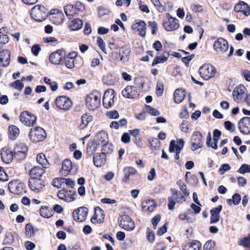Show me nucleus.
I'll use <instances>...</instances> for the list:
<instances>
[{
  "mask_svg": "<svg viewBox=\"0 0 250 250\" xmlns=\"http://www.w3.org/2000/svg\"><path fill=\"white\" fill-rule=\"evenodd\" d=\"M101 94L99 92H93L88 95L85 98L86 106L90 110H94L98 108L101 103Z\"/></svg>",
  "mask_w": 250,
  "mask_h": 250,
  "instance_id": "obj_1",
  "label": "nucleus"
},
{
  "mask_svg": "<svg viewBox=\"0 0 250 250\" xmlns=\"http://www.w3.org/2000/svg\"><path fill=\"white\" fill-rule=\"evenodd\" d=\"M48 13L47 9L44 6L37 5L32 8L31 15L34 20L41 22L46 19Z\"/></svg>",
  "mask_w": 250,
  "mask_h": 250,
  "instance_id": "obj_2",
  "label": "nucleus"
},
{
  "mask_svg": "<svg viewBox=\"0 0 250 250\" xmlns=\"http://www.w3.org/2000/svg\"><path fill=\"white\" fill-rule=\"evenodd\" d=\"M29 137L32 142L38 143L44 140L46 137V134L42 128L38 126L30 130Z\"/></svg>",
  "mask_w": 250,
  "mask_h": 250,
  "instance_id": "obj_3",
  "label": "nucleus"
},
{
  "mask_svg": "<svg viewBox=\"0 0 250 250\" xmlns=\"http://www.w3.org/2000/svg\"><path fill=\"white\" fill-rule=\"evenodd\" d=\"M108 142L107 133L104 130H101L96 134L93 142V151H96L98 147Z\"/></svg>",
  "mask_w": 250,
  "mask_h": 250,
  "instance_id": "obj_4",
  "label": "nucleus"
},
{
  "mask_svg": "<svg viewBox=\"0 0 250 250\" xmlns=\"http://www.w3.org/2000/svg\"><path fill=\"white\" fill-rule=\"evenodd\" d=\"M199 73L203 79L208 80L214 76L216 73V69L211 64H205L200 67Z\"/></svg>",
  "mask_w": 250,
  "mask_h": 250,
  "instance_id": "obj_5",
  "label": "nucleus"
},
{
  "mask_svg": "<svg viewBox=\"0 0 250 250\" xmlns=\"http://www.w3.org/2000/svg\"><path fill=\"white\" fill-rule=\"evenodd\" d=\"M167 21H164L163 26L167 31L176 30L179 27V23L178 20L175 17H173L169 13L166 15Z\"/></svg>",
  "mask_w": 250,
  "mask_h": 250,
  "instance_id": "obj_6",
  "label": "nucleus"
},
{
  "mask_svg": "<svg viewBox=\"0 0 250 250\" xmlns=\"http://www.w3.org/2000/svg\"><path fill=\"white\" fill-rule=\"evenodd\" d=\"M56 106L61 110H68L72 105L71 100L65 96H60L58 97L55 101Z\"/></svg>",
  "mask_w": 250,
  "mask_h": 250,
  "instance_id": "obj_7",
  "label": "nucleus"
},
{
  "mask_svg": "<svg viewBox=\"0 0 250 250\" xmlns=\"http://www.w3.org/2000/svg\"><path fill=\"white\" fill-rule=\"evenodd\" d=\"M119 226L123 229L130 231L134 229L135 223L132 219L127 215H123L118 219Z\"/></svg>",
  "mask_w": 250,
  "mask_h": 250,
  "instance_id": "obj_8",
  "label": "nucleus"
},
{
  "mask_svg": "<svg viewBox=\"0 0 250 250\" xmlns=\"http://www.w3.org/2000/svg\"><path fill=\"white\" fill-rule=\"evenodd\" d=\"M20 120L24 125L31 126L36 123L37 118L31 112L24 111L21 113L20 116Z\"/></svg>",
  "mask_w": 250,
  "mask_h": 250,
  "instance_id": "obj_9",
  "label": "nucleus"
},
{
  "mask_svg": "<svg viewBox=\"0 0 250 250\" xmlns=\"http://www.w3.org/2000/svg\"><path fill=\"white\" fill-rule=\"evenodd\" d=\"M203 136L199 131H195L191 135L190 138V144L191 149L193 151L197 150L203 146Z\"/></svg>",
  "mask_w": 250,
  "mask_h": 250,
  "instance_id": "obj_10",
  "label": "nucleus"
},
{
  "mask_svg": "<svg viewBox=\"0 0 250 250\" xmlns=\"http://www.w3.org/2000/svg\"><path fill=\"white\" fill-rule=\"evenodd\" d=\"M115 91L113 89H108L104 92L103 99V104L104 107L108 109L114 104Z\"/></svg>",
  "mask_w": 250,
  "mask_h": 250,
  "instance_id": "obj_11",
  "label": "nucleus"
},
{
  "mask_svg": "<svg viewBox=\"0 0 250 250\" xmlns=\"http://www.w3.org/2000/svg\"><path fill=\"white\" fill-rule=\"evenodd\" d=\"M24 184L18 180H13L8 184L10 191L15 194H21L24 192Z\"/></svg>",
  "mask_w": 250,
  "mask_h": 250,
  "instance_id": "obj_12",
  "label": "nucleus"
},
{
  "mask_svg": "<svg viewBox=\"0 0 250 250\" xmlns=\"http://www.w3.org/2000/svg\"><path fill=\"white\" fill-rule=\"evenodd\" d=\"M246 89L242 84L236 86L232 92V96L234 101L237 103L241 102L244 99L246 94Z\"/></svg>",
  "mask_w": 250,
  "mask_h": 250,
  "instance_id": "obj_13",
  "label": "nucleus"
},
{
  "mask_svg": "<svg viewBox=\"0 0 250 250\" xmlns=\"http://www.w3.org/2000/svg\"><path fill=\"white\" fill-rule=\"evenodd\" d=\"M240 131L244 134L250 133V117H244L238 123Z\"/></svg>",
  "mask_w": 250,
  "mask_h": 250,
  "instance_id": "obj_14",
  "label": "nucleus"
},
{
  "mask_svg": "<svg viewBox=\"0 0 250 250\" xmlns=\"http://www.w3.org/2000/svg\"><path fill=\"white\" fill-rule=\"evenodd\" d=\"M57 196L61 200L67 202H71L75 200L77 195L76 192L72 193L71 190L67 191L62 189L58 192Z\"/></svg>",
  "mask_w": 250,
  "mask_h": 250,
  "instance_id": "obj_15",
  "label": "nucleus"
},
{
  "mask_svg": "<svg viewBox=\"0 0 250 250\" xmlns=\"http://www.w3.org/2000/svg\"><path fill=\"white\" fill-rule=\"evenodd\" d=\"M213 47L215 51L224 53L229 49V44L227 40L220 38L214 42Z\"/></svg>",
  "mask_w": 250,
  "mask_h": 250,
  "instance_id": "obj_16",
  "label": "nucleus"
},
{
  "mask_svg": "<svg viewBox=\"0 0 250 250\" xmlns=\"http://www.w3.org/2000/svg\"><path fill=\"white\" fill-rule=\"evenodd\" d=\"M28 185L32 190L39 192L44 186V182L41 179H30Z\"/></svg>",
  "mask_w": 250,
  "mask_h": 250,
  "instance_id": "obj_17",
  "label": "nucleus"
},
{
  "mask_svg": "<svg viewBox=\"0 0 250 250\" xmlns=\"http://www.w3.org/2000/svg\"><path fill=\"white\" fill-rule=\"evenodd\" d=\"M64 58V54L62 50H58L52 53L49 56V61L55 65L60 64Z\"/></svg>",
  "mask_w": 250,
  "mask_h": 250,
  "instance_id": "obj_18",
  "label": "nucleus"
},
{
  "mask_svg": "<svg viewBox=\"0 0 250 250\" xmlns=\"http://www.w3.org/2000/svg\"><path fill=\"white\" fill-rule=\"evenodd\" d=\"M88 209L85 207H81L73 212L74 219L79 222L84 221L87 215Z\"/></svg>",
  "mask_w": 250,
  "mask_h": 250,
  "instance_id": "obj_19",
  "label": "nucleus"
},
{
  "mask_svg": "<svg viewBox=\"0 0 250 250\" xmlns=\"http://www.w3.org/2000/svg\"><path fill=\"white\" fill-rule=\"evenodd\" d=\"M130 50L126 46H123L120 49L119 54L117 52H113L112 55H116V59L119 60L123 62H127L128 60V56Z\"/></svg>",
  "mask_w": 250,
  "mask_h": 250,
  "instance_id": "obj_20",
  "label": "nucleus"
},
{
  "mask_svg": "<svg viewBox=\"0 0 250 250\" xmlns=\"http://www.w3.org/2000/svg\"><path fill=\"white\" fill-rule=\"evenodd\" d=\"M122 95L126 98H133L138 94L137 87L131 85L127 86L122 92Z\"/></svg>",
  "mask_w": 250,
  "mask_h": 250,
  "instance_id": "obj_21",
  "label": "nucleus"
},
{
  "mask_svg": "<svg viewBox=\"0 0 250 250\" xmlns=\"http://www.w3.org/2000/svg\"><path fill=\"white\" fill-rule=\"evenodd\" d=\"M132 29L138 32L139 34L142 37H145L146 35V24L143 21H135L131 26Z\"/></svg>",
  "mask_w": 250,
  "mask_h": 250,
  "instance_id": "obj_22",
  "label": "nucleus"
},
{
  "mask_svg": "<svg viewBox=\"0 0 250 250\" xmlns=\"http://www.w3.org/2000/svg\"><path fill=\"white\" fill-rule=\"evenodd\" d=\"M222 209V206L219 205L210 210V224L216 223L219 221L220 217V213Z\"/></svg>",
  "mask_w": 250,
  "mask_h": 250,
  "instance_id": "obj_23",
  "label": "nucleus"
},
{
  "mask_svg": "<svg viewBox=\"0 0 250 250\" xmlns=\"http://www.w3.org/2000/svg\"><path fill=\"white\" fill-rule=\"evenodd\" d=\"M28 151V148L24 144L20 143L15 146L14 153L15 155L20 156L21 158L23 159L25 157Z\"/></svg>",
  "mask_w": 250,
  "mask_h": 250,
  "instance_id": "obj_24",
  "label": "nucleus"
},
{
  "mask_svg": "<svg viewBox=\"0 0 250 250\" xmlns=\"http://www.w3.org/2000/svg\"><path fill=\"white\" fill-rule=\"evenodd\" d=\"M104 218V211L99 207L95 208V214L93 217L91 219V221L93 223H101L103 222Z\"/></svg>",
  "mask_w": 250,
  "mask_h": 250,
  "instance_id": "obj_25",
  "label": "nucleus"
},
{
  "mask_svg": "<svg viewBox=\"0 0 250 250\" xmlns=\"http://www.w3.org/2000/svg\"><path fill=\"white\" fill-rule=\"evenodd\" d=\"M44 168L40 166H35L30 170V179H41L45 172Z\"/></svg>",
  "mask_w": 250,
  "mask_h": 250,
  "instance_id": "obj_26",
  "label": "nucleus"
},
{
  "mask_svg": "<svg viewBox=\"0 0 250 250\" xmlns=\"http://www.w3.org/2000/svg\"><path fill=\"white\" fill-rule=\"evenodd\" d=\"M234 10L236 12H241L246 16H248L250 14V6L247 3L243 1L236 4L234 7Z\"/></svg>",
  "mask_w": 250,
  "mask_h": 250,
  "instance_id": "obj_27",
  "label": "nucleus"
},
{
  "mask_svg": "<svg viewBox=\"0 0 250 250\" xmlns=\"http://www.w3.org/2000/svg\"><path fill=\"white\" fill-rule=\"evenodd\" d=\"M77 56L76 52H72L69 53L67 56L64 58V63L66 67L72 69L74 67V60Z\"/></svg>",
  "mask_w": 250,
  "mask_h": 250,
  "instance_id": "obj_28",
  "label": "nucleus"
},
{
  "mask_svg": "<svg viewBox=\"0 0 250 250\" xmlns=\"http://www.w3.org/2000/svg\"><path fill=\"white\" fill-rule=\"evenodd\" d=\"M72 168V164L71 161L68 159H65L62 163L60 173L62 175L66 176L70 173Z\"/></svg>",
  "mask_w": 250,
  "mask_h": 250,
  "instance_id": "obj_29",
  "label": "nucleus"
},
{
  "mask_svg": "<svg viewBox=\"0 0 250 250\" xmlns=\"http://www.w3.org/2000/svg\"><path fill=\"white\" fill-rule=\"evenodd\" d=\"M1 157L4 163L8 164L13 159V155L12 151L8 148H3L1 150Z\"/></svg>",
  "mask_w": 250,
  "mask_h": 250,
  "instance_id": "obj_30",
  "label": "nucleus"
},
{
  "mask_svg": "<svg viewBox=\"0 0 250 250\" xmlns=\"http://www.w3.org/2000/svg\"><path fill=\"white\" fill-rule=\"evenodd\" d=\"M92 121V117L88 113H85L81 116V122L78 125L80 130L84 129L88 124Z\"/></svg>",
  "mask_w": 250,
  "mask_h": 250,
  "instance_id": "obj_31",
  "label": "nucleus"
},
{
  "mask_svg": "<svg viewBox=\"0 0 250 250\" xmlns=\"http://www.w3.org/2000/svg\"><path fill=\"white\" fill-rule=\"evenodd\" d=\"M50 14L53 15V21L56 24H60L63 22L64 15L62 11L57 10H52L51 11Z\"/></svg>",
  "mask_w": 250,
  "mask_h": 250,
  "instance_id": "obj_32",
  "label": "nucleus"
},
{
  "mask_svg": "<svg viewBox=\"0 0 250 250\" xmlns=\"http://www.w3.org/2000/svg\"><path fill=\"white\" fill-rule=\"evenodd\" d=\"M106 162L105 155L104 153H95L93 157V162L97 167L103 166Z\"/></svg>",
  "mask_w": 250,
  "mask_h": 250,
  "instance_id": "obj_33",
  "label": "nucleus"
},
{
  "mask_svg": "<svg viewBox=\"0 0 250 250\" xmlns=\"http://www.w3.org/2000/svg\"><path fill=\"white\" fill-rule=\"evenodd\" d=\"M10 53L7 50H3L0 52V61L4 67L8 66L10 63Z\"/></svg>",
  "mask_w": 250,
  "mask_h": 250,
  "instance_id": "obj_34",
  "label": "nucleus"
},
{
  "mask_svg": "<svg viewBox=\"0 0 250 250\" xmlns=\"http://www.w3.org/2000/svg\"><path fill=\"white\" fill-rule=\"evenodd\" d=\"M83 25V21L79 19H75L69 23V27L72 30L76 31L80 29Z\"/></svg>",
  "mask_w": 250,
  "mask_h": 250,
  "instance_id": "obj_35",
  "label": "nucleus"
},
{
  "mask_svg": "<svg viewBox=\"0 0 250 250\" xmlns=\"http://www.w3.org/2000/svg\"><path fill=\"white\" fill-rule=\"evenodd\" d=\"M64 11L67 17L70 19L75 16L77 11L73 5H67L64 7Z\"/></svg>",
  "mask_w": 250,
  "mask_h": 250,
  "instance_id": "obj_36",
  "label": "nucleus"
},
{
  "mask_svg": "<svg viewBox=\"0 0 250 250\" xmlns=\"http://www.w3.org/2000/svg\"><path fill=\"white\" fill-rule=\"evenodd\" d=\"M124 172L125 174L124 178L123 181L127 182L129 179L130 175H135L137 173V170L133 167H127L124 168Z\"/></svg>",
  "mask_w": 250,
  "mask_h": 250,
  "instance_id": "obj_37",
  "label": "nucleus"
},
{
  "mask_svg": "<svg viewBox=\"0 0 250 250\" xmlns=\"http://www.w3.org/2000/svg\"><path fill=\"white\" fill-rule=\"evenodd\" d=\"M201 244L198 241L187 243L184 247L183 250H200Z\"/></svg>",
  "mask_w": 250,
  "mask_h": 250,
  "instance_id": "obj_38",
  "label": "nucleus"
},
{
  "mask_svg": "<svg viewBox=\"0 0 250 250\" xmlns=\"http://www.w3.org/2000/svg\"><path fill=\"white\" fill-rule=\"evenodd\" d=\"M169 54L167 52H164L162 55L156 56L152 62V66H153L158 63L166 62L167 60Z\"/></svg>",
  "mask_w": 250,
  "mask_h": 250,
  "instance_id": "obj_39",
  "label": "nucleus"
},
{
  "mask_svg": "<svg viewBox=\"0 0 250 250\" xmlns=\"http://www.w3.org/2000/svg\"><path fill=\"white\" fill-rule=\"evenodd\" d=\"M185 92L182 89H176L174 93V102L177 104L180 103L185 98Z\"/></svg>",
  "mask_w": 250,
  "mask_h": 250,
  "instance_id": "obj_40",
  "label": "nucleus"
},
{
  "mask_svg": "<svg viewBox=\"0 0 250 250\" xmlns=\"http://www.w3.org/2000/svg\"><path fill=\"white\" fill-rule=\"evenodd\" d=\"M142 208L144 210L152 212L155 208V204L154 200H149L142 203Z\"/></svg>",
  "mask_w": 250,
  "mask_h": 250,
  "instance_id": "obj_41",
  "label": "nucleus"
},
{
  "mask_svg": "<svg viewBox=\"0 0 250 250\" xmlns=\"http://www.w3.org/2000/svg\"><path fill=\"white\" fill-rule=\"evenodd\" d=\"M9 137L11 140H15L18 136L20 130L15 125H10L9 127Z\"/></svg>",
  "mask_w": 250,
  "mask_h": 250,
  "instance_id": "obj_42",
  "label": "nucleus"
},
{
  "mask_svg": "<svg viewBox=\"0 0 250 250\" xmlns=\"http://www.w3.org/2000/svg\"><path fill=\"white\" fill-rule=\"evenodd\" d=\"M101 146L102 147V153H104L105 155L106 154H110L113 151L114 146L111 143H109V141Z\"/></svg>",
  "mask_w": 250,
  "mask_h": 250,
  "instance_id": "obj_43",
  "label": "nucleus"
},
{
  "mask_svg": "<svg viewBox=\"0 0 250 250\" xmlns=\"http://www.w3.org/2000/svg\"><path fill=\"white\" fill-rule=\"evenodd\" d=\"M41 216L44 218H49L52 216V211L48 207L42 206L40 209Z\"/></svg>",
  "mask_w": 250,
  "mask_h": 250,
  "instance_id": "obj_44",
  "label": "nucleus"
},
{
  "mask_svg": "<svg viewBox=\"0 0 250 250\" xmlns=\"http://www.w3.org/2000/svg\"><path fill=\"white\" fill-rule=\"evenodd\" d=\"M38 230L37 228L34 227L31 224H28L25 226V234L27 237L34 236Z\"/></svg>",
  "mask_w": 250,
  "mask_h": 250,
  "instance_id": "obj_45",
  "label": "nucleus"
},
{
  "mask_svg": "<svg viewBox=\"0 0 250 250\" xmlns=\"http://www.w3.org/2000/svg\"><path fill=\"white\" fill-rule=\"evenodd\" d=\"M36 159L37 161L42 166V167L44 168H46L47 167L48 165V162L44 154H38L37 155Z\"/></svg>",
  "mask_w": 250,
  "mask_h": 250,
  "instance_id": "obj_46",
  "label": "nucleus"
},
{
  "mask_svg": "<svg viewBox=\"0 0 250 250\" xmlns=\"http://www.w3.org/2000/svg\"><path fill=\"white\" fill-rule=\"evenodd\" d=\"M43 80L46 84L49 85L50 88L52 91H56L58 89V85L56 82L52 81L50 78L47 77H44Z\"/></svg>",
  "mask_w": 250,
  "mask_h": 250,
  "instance_id": "obj_47",
  "label": "nucleus"
},
{
  "mask_svg": "<svg viewBox=\"0 0 250 250\" xmlns=\"http://www.w3.org/2000/svg\"><path fill=\"white\" fill-rule=\"evenodd\" d=\"M190 173L189 172H187L185 175V179L188 183L191 185H195L198 183V179L196 176L194 175H191L189 177L188 175Z\"/></svg>",
  "mask_w": 250,
  "mask_h": 250,
  "instance_id": "obj_48",
  "label": "nucleus"
},
{
  "mask_svg": "<svg viewBox=\"0 0 250 250\" xmlns=\"http://www.w3.org/2000/svg\"><path fill=\"white\" fill-rule=\"evenodd\" d=\"M195 216L194 213L190 209L187 210L186 221L189 223H192L195 220Z\"/></svg>",
  "mask_w": 250,
  "mask_h": 250,
  "instance_id": "obj_49",
  "label": "nucleus"
},
{
  "mask_svg": "<svg viewBox=\"0 0 250 250\" xmlns=\"http://www.w3.org/2000/svg\"><path fill=\"white\" fill-rule=\"evenodd\" d=\"M103 83L108 85H113L114 83V80L112 78V76L106 75L103 77Z\"/></svg>",
  "mask_w": 250,
  "mask_h": 250,
  "instance_id": "obj_50",
  "label": "nucleus"
},
{
  "mask_svg": "<svg viewBox=\"0 0 250 250\" xmlns=\"http://www.w3.org/2000/svg\"><path fill=\"white\" fill-rule=\"evenodd\" d=\"M154 6L157 9L159 12H163L165 11V7L161 4L159 0H150Z\"/></svg>",
  "mask_w": 250,
  "mask_h": 250,
  "instance_id": "obj_51",
  "label": "nucleus"
},
{
  "mask_svg": "<svg viewBox=\"0 0 250 250\" xmlns=\"http://www.w3.org/2000/svg\"><path fill=\"white\" fill-rule=\"evenodd\" d=\"M215 245L214 241L210 240L206 242L203 246V250H213Z\"/></svg>",
  "mask_w": 250,
  "mask_h": 250,
  "instance_id": "obj_52",
  "label": "nucleus"
},
{
  "mask_svg": "<svg viewBox=\"0 0 250 250\" xmlns=\"http://www.w3.org/2000/svg\"><path fill=\"white\" fill-rule=\"evenodd\" d=\"M190 124L186 121H183L180 125L181 130L185 133H188L189 128Z\"/></svg>",
  "mask_w": 250,
  "mask_h": 250,
  "instance_id": "obj_53",
  "label": "nucleus"
},
{
  "mask_svg": "<svg viewBox=\"0 0 250 250\" xmlns=\"http://www.w3.org/2000/svg\"><path fill=\"white\" fill-rule=\"evenodd\" d=\"M97 42L99 47L104 52L105 54L106 53V48L105 42L102 38L100 37H97Z\"/></svg>",
  "mask_w": 250,
  "mask_h": 250,
  "instance_id": "obj_54",
  "label": "nucleus"
},
{
  "mask_svg": "<svg viewBox=\"0 0 250 250\" xmlns=\"http://www.w3.org/2000/svg\"><path fill=\"white\" fill-rule=\"evenodd\" d=\"M238 172L241 174H244L250 172V166L247 164L242 165L238 169Z\"/></svg>",
  "mask_w": 250,
  "mask_h": 250,
  "instance_id": "obj_55",
  "label": "nucleus"
},
{
  "mask_svg": "<svg viewBox=\"0 0 250 250\" xmlns=\"http://www.w3.org/2000/svg\"><path fill=\"white\" fill-rule=\"evenodd\" d=\"M106 116L110 119H117L119 117V114L117 110H111L106 112Z\"/></svg>",
  "mask_w": 250,
  "mask_h": 250,
  "instance_id": "obj_56",
  "label": "nucleus"
},
{
  "mask_svg": "<svg viewBox=\"0 0 250 250\" xmlns=\"http://www.w3.org/2000/svg\"><path fill=\"white\" fill-rule=\"evenodd\" d=\"M11 86L15 89L19 90H21L23 87V84L20 82V80H17L10 84Z\"/></svg>",
  "mask_w": 250,
  "mask_h": 250,
  "instance_id": "obj_57",
  "label": "nucleus"
},
{
  "mask_svg": "<svg viewBox=\"0 0 250 250\" xmlns=\"http://www.w3.org/2000/svg\"><path fill=\"white\" fill-rule=\"evenodd\" d=\"M146 109L147 112L151 115L156 116L160 114V112L157 109L150 106L146 105Z\"/></svg>",
  "mask_w": 250,
  "mask_h": 250,
  "instance_id": "obj_58",
  "label": "nucleus"
},
{
  "mask_svg": "<svg viewBox=\"0 0 250 250\" xmlns=\"http://www.w3.org/2000/svg\"><path fill=\"white\" fill-rule=\"evenodd\" d=\"M146 237L147 238V240L152 243L154 241L155 239V234L150 229L147 228L146 231Z\"/></svg>",
  "mask_w": 250,
  "mask_h": 250,
  "instance_id": "obj_59",
  "label": "nucleus"
},
{
  "mask_svg": "<svg viewBox=\"0 0 250 250\" xmlns=\"http://www.w3.org/2000/svg\"><path fill=\"white\" fill-rule=\"evenodd\" d=\"M185 144V141L183 139H179L177 140V144H176V150H178V153H180L182 150Z\"/></svg>",
  "mask_w": 250,
  "mask_h": 250,
  "instance_id": "obj_60",
  "label": "nucleus"
},
{
  "mask_svg": "<svg viewBox=\"0 0 250 250\" xmlns=\"http://www.w3.org/2000/svg\"><path fill=\"white\" fill-rule=\"evenodd\" d=\"M225 127L228 130L233 132L235 129V126L234 124L230 121H226L224 123Z\"/></svg>",
  "mask_w": 250,
  "mask_h": 250,
  "instance_id": "obj_61",
  "label": "nucleus"
},
{
  "mask_svg": "<svg viewBox=\"0 0 250 250\" xmlns=\"http://www.w3.org/2000/svg\"><path fill=\"white\" fill-rule=\"evenodd\" d=\"M63 178H55L52 181V185L58 188H60L62 183Z\"/></svg>",
  "mask_w": 250,
  "mask_h": 250,
  "instance_id": "obj_62",
  "label": "nucleus"
},
{
  "mask_svg": "<svg viewBox=\"0 0 250 250\" xmlns=\"http://www.w3.org/2000/svg\"><path fill=\"white\" fill-rule=\"evenodd\" d=\"M41 50V48L40 47V46L39 44H36L32 46L31 48V52L34 56H38Z\"/></svg>",
  "mask_w": 250,
  "mask_h": 250,
  "instance_id": "obj_63",
  "label": "nucleus"
},
{
  "mask_svg": "<svg viewBox=\"0 0 250 250\" xmlns=\"http://www.w3.org/2000/svg\"><path fill=\"white\" fill-rule=\"evenodd\" d=\"M149 143L151 149L159 148L160 146V143L156 139H152L151 140H149Z\"/></svg>",
  "mask_w": 250,
  "mask_h": 250,
  "instance_id": "obj_64",
  "label": "nucleus"
}]
</instances>
